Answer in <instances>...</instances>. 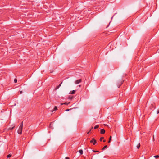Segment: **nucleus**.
<instances>
[{
  "instance_id": "nucleus-1",
  "label": "nucleus",
  "mask_w": 159,
  "mask_h": 159,
  "mask_svg": "<svg viewBox=\"0 0 159 159\" xmlns=\"http://www.w3.org/2000/svg\"><path fill=\"white\" fill-rule=\"evenodd\" d=\"M23 128V122L21 123L20 125V126L19 129L18 130V133L19 134H22Z\"/></svg>"
},
{
  "instance_id": "nucleus-2",
  "label": "nucleus",
  "mask_w": 159,
  "mask_h": 159,
  "mask_svg": "<svg viewBox=\"0 0 159 159\" xmlns=\"http://www.w3.org/2000/svg\"><path fill=\"white\" fill-rule=\"evenodd\" d=\"M81 81L82 80L81 79L77 80L76 81H75V84H77L81 82Z\"/></svg>"
},
{
  "instance_id": "nucleus-3",
  "label": "nucleus",
  "mask_w": 159,
  "mask_h": 159,
  "mask_svg": "<svg viewBox=\"0 0 159 159\" xmlns=\"http://www.w3.org/2000/svg\"><path fill=\"white\" fill-rule=\"evenodd\" d=\"M123 81H124L123 80H122L121 82H120V83L119 82L117 83V86L118 88L120 87L123 82Z\"/></svg>"
},
{
  "instance_id": "nucleus-4",
  "label": "nucleus",
  "mask_w": 159,
  "mask_h": 159,
  "mask_svg": "<svg viewBox=\"0 0 159 159\" xmlns=\"http://www.w3.org/2000/svg\"><path fill=\"white\" fill-rule=\"evenodd\" d=\"M62 82L60 84H59V85H58V86H56V87L55 88V90H57V89H59V87L61 86V84H62Z\"/></svg>"
},
{
  "instance_id": "nucleus-5",
  "label": "nucleus",
  "mask_w": 159,
  "mask_h": 159,
  "mask_svg": "<svg viewBox=\"0 0 159 159\" xmlns=\"http://www.w3.org/2000/svg\"><path fill=\"white\" fill-rule=\"evenodd\" d=\"M105 130L104 129H101L100 131V133L102 134H103L105 133Z\"/></svg>"
},
{
  "instance_id": "nucleus-6",
  "label": "nucleus",
  "mask_w": 159,
  "mask_h": 159,
  "mask_svg": "<svg viewBox=\"0 0 159 159\" xmlns=\"http://www.w3.org/2000/svg\"><path fill=\"white\" fill-rule=\"evenodd\" d=\"M76 92V91L75 90H73L72 91H71L70 92V93L71 94H74Z\"/></svg>"
},
{
  "instance_id": "nucleus-7",
  "label": "nucleus",
  "mask_w": 159,
  "mask_h": 159,
  "mask_svg": "<svg viewBox=\"0 0 159 159\" xmlns=\"http://www.w3.org/2000/svg\"><path fill=\"white\" fill-rule=\"evenodd\" d=\"M69 103V102L67 103V102H65L64 103H61V105H62L64 104V105H68V104Z\"/></svg>"
},
{
  "instance_id": "nucleus-8",
  "label": "nucleus",
  "mask_w": 159,
  "mask_h": 159,
  "mask_svg": "<svg viewBox=\"0 0 159 159\" xmlns=\"http://www.w3.org/2000/svg\"><path fill=\"white\" fill-rule=\"evenodd\" d=\"M79 153L81 155L83 154V151L82 150H80L79 151Z\"/></svg>"
},
{
  "instance_id": "nucleus-9",
  "label": "nucleus",
  "mask_w": 159,
  "mask_h": 159,
  "mask_svg": "<svg viewBox=\"0 0 159 159\" xmlns=\"http://www.w3.org/2000/svg\"><path fill=\"white\" fill-rule=\"evenodd\" d=\"M97 144L96 140L95 139L94 140L93 142V144L95 145Z\"/></svg>"
},
{
  "instance_id": "nucleus-10",
  "label": "nucleus",
  "mask_w": 159,
  "mask_h": 159,
  "mask_svg": "<svg viewBox=\"0 0 159 159\" xmlns=\"http://www.w3.org/2000/svg\"><path fill=\"white\" fill-rule=\"evenodd\" d=\"M107 145H106L104 146L103 148H102V150H104L106 148H107Z\"/></svg>"
},
{
  "instance_id": "nucleus-11",
  "label": "nucleus",
  "mask_w": 159,
  "mask_h": 159,
  "mask_svg": "<svg viewBox=\"0 0 159 159\" xmlns=\"http://www.w3.org/2000/svg\"><path fill=\"white\" fill-rule=\"evenodd\" d=\"M95 139L93 138L90 141V142L91 143H93V141Z\"/></svg>"
},
{
  "instance_id": "nucleus-12",
  "label": "nucleus",
  "mask_w": 159,
  "mask_h": 159,
  "mask_svg": "<svg viewBox=\"0 0 159 159\" xmlns=\"http://www.w3.org/2000/svg\"><path fill=\"white\" fill-rule=\"evenodd\" d=\"M57 109V106H55L53 111H56Z\"/></svg>"
},
{
  "instance_id": "nucleus-13",
  "label": "nucleus",
  "mask_w": 159,
  "mask_h": 159,
  "mask_svg": "<svg viewBox=\"0 0 159 159\" xmlns=\"http://www.w3.org/2000/svg\"><path fill=\"white\" fill-rule=\"evenodd\" d=\"M15 127V126H14L13 127H10L9 128V129H10V130H12L13 129H14V128Z\"/></svg>"
},
{
  "instance_id": "nucleus-14",
  "label": "nucleus",
  "mask_w": 159,
  "mask_h": 159,
  "mask_svg": "<svg viewBox=\"0 0 159 159\" xmlns=\"http://www.w3.org/2000/svg\"><path fill=\"white\" fill-rule=\"evenodd\" d=\"M104 138L103 137H101L100 139V141H101L104 139Z\"/></svg>"
},
{
  "instance_id": "nucleus-15",
  "label": "nucleus",
  "mask_w": 159,
  "mask_h": 159,
  "mask_svg": "<svg viewBox=\"0 0 159 159\" xmlns=\"http://www.w3.org/2000/svg\"><path fill=\"white\" fill-rule=\"evenodd\" d=\"M99 127V125H96L94 127V129H96L98 128Z\"/></svg>"
},
{
  "instance_id": "nucleus-16",
  "label": "nucleus",
  "mask_w": 159,
  "mask_h": 159,
  "mask_svg": "<svg viewBox=\"0 0 159 159\" xmlns=\"http://www.w3.org/2000/svg\"><path fill=\"white\" fill-rule=\"evenodd\" d=\"M140 144L139 143V144L137 145V148L138 149H139L140 148Z\"/></svg>"
},
{
  "instance_id": "nucleus-17",
  "label": "nucleus",
  "mask_w": 159,
  "mask_h": 159,
  "mask_svg": "<svg viewBox=\"0 0 159 159\" xmlns=\"http://www.w3.org/2000/svg\"><path fill=\"white\" fill-rule=\"evenodd\" d=\"M11 156V154H9L7 156V158H9Z\"/></svg>"
},
{
  "instance_id": "nucleus-18",
  "label": "nucleus",
  "mask_w": 159,
  "mask_h": 159,
  "mask_svg": "<svg viewBox=\"0 0 159 159\" xmlns=\"http://www.w3.org/2000/svg\"><path fill=\"white\" fill-rule=\"evenodd\" d=\"M154 157H155V158H157L159 157V156L158 155H156V156H154Z\"/></svg>"
},
{
  "instance_id": "nucleus-19",
  "label": "nucleus",
  "mask_w": 159,
  "mask_h": 159,
  "mask_svg": "<svg viewBox=\"0 0 159 159\" xmlns=\"http://www.w3.org/2000/svg\"><path fill=\"white\" fill-rule=\"evenodd\" d=\"M70 110H71V109H70ZM70 110V109H66L65 111H69Z\"/></svg>"
},
{
  "instance_id": "nucleus-20",
  "label": "nucleus",
  "mask_w": 159,
  "mask_h": 159,
  "mask_svg": "<svg viewBox=\"0 0 159 159\" xmlns=\"http://www.w3.org/2000/svg\"><path fill=\"white\" fill-rule=\"evenodd\" d=\"M92 151L94 152H98V151H95V150H93Z\"/></svg>"
},
{
  "instance_id": "nucleus-21",
  "label": "nucleus",
  "mask_w": 159,
  "mask_h": 159,
  "mask_svg": "<svg viewBox=\"0 0 159 159\" xmlns=\"http://www.w3.org/2000/svg\"><path fill=\"white\" fill-rule=\"evenodd\" d=\"M14 81L15 83H16L17 82V80L16 79H14Z\"/></svg>"
},
{
  "instance_id": "nucleus-22",
  "label": "nucleus",
  "mask_w": 159,
  "mask_h": 159,
  "mask_svg": "<svg viewBox=\"0 0 159 159\" xmlns=\"http://www.w3.org/2000/svg\"><path fill=\"white\" fill-rule=\"evenodd\" d=\"M111 138H112L111 136H110L109 140H111Z\"/></svg>"
},
{
  "instance_id": "nucleus-23",
  "label": "nucleus",
  "mask_w": 159,
  "mask_h": 159,
  "mask_svg": "<svg viewBox=\"0 0 159 159\" xmlns=\"http://www.w3.org/2000/svg\"><path fill=\"white\" fill-rule=\"evenodd\" d=\"M65 159H69V157H66L65 158Z\"/></svg>"
},
{
  "instance_id": "nucleus-24",
  "label": "nucleus",
  "mask_w": 159,
  "mask_h": 159,
  "mask_svg": "<svg viewBox=\"0 0 159 159\" xmlns=\"http://www.w3.org/2000/svg\"><path fill=\"white\" fill-rule=\"evenodd\" d=\"M157 114L159 113V109L157 111Z\"/></svg>"
},
{
  "instance_id": "nucleus-25",
  "label": "nucleus",
  "mask_w": 159,
  "mask_h": 159,
  "mask_svg": "<svg viewBox=\"0 0 159 159\" xmlns=\"http://www.w3.org/2000/svg\"><path fill=\"white\" fill-rule=\"evenodd\" d=\"M73 98V97H72L70 98V99H72Z\"/></svg>"
},
{
  "instance_id": "nucleus-26",
  "label": "nucleus",
  "mask_w": 159,
  "mask_h": 159,
  "mask_svg": "<svg viewBox=\"0 0 159 159\" xmlns=\"http://www.w3.org/2000/svg\"><path fill=\"white\" fill-rule=\"evenodd\" d=\"M110 142H111V140H109V141H108V143H110Z\"/></svg>"
},
{
  "instance_id": "nucleus-27",
  "label": "nucleus",
  "mask_w": 159,
  "mask_h": 159,
  "mask_svg": "<svg viewBox=\"0 0 159 159\" xmlns=\"http://www.w3.org/2000/svg\"><path fill=\"white\" fill-rule=\"evenodd\" d=\"M103 142H106V140H103Z\"/></svg>"
},
{
  "instance_id": "nucleus-28",
  "label": "nucleus",
  "mask_w": 159,
  "mask_h": 159,
  "mask_svg": "<svg viewBox=\"0 0 159 159\" xmlns=\"http://www.w3.org/2000/svg\"><path fill=\"white\" fill-rule=\"evenodd\" d=\"M22 93V91H21L20 92V94H21Z\"/></svg>"
},
{
  "instance_id": "nucleus-29",
  "label": "nucleus",
  "mask_w": 159,
  "mask_h": 159,
  "mask_svg": "<svg viewBox=\"0 0 159 159\" xmlns=\"http://www.w3.org/2000/svg\"><path fill=\"white\" fill-rule=\"evenodd\" d=\"M90 131H91V130H90V131H89V132H88L87 133V134H89V132H90Z\"/></svg>"
},
{
  "instance_id": "nucleus-30",
  "label": "nucleus",
  "mask_w": 159,
  "mask_h": 159,
  "mask_svg": "<svg viewBox=\"0 0 159 159\" xmlns=\"http://www.w3.org/2000/svg\"><path fill=\"white\" fill-rule=\"evenodd\" d=\"M159 53V50L157 51Z\"/></svg>"
},
{
  "instance_id": "nucleus-31",
  "label": "nucleus",
  "mask_w": 159,
  "mask_h": 159,
  "mask_svg": "<svg viewBox=\"0 0 159 159\" xmlns=\"http://www.w3.org/2000/svg\"><path fill=\"white\" fill-rule=\"evenodd\" d=\"M154 136H153V139L154 140Z\"/></svg>"
}]
</instances>
